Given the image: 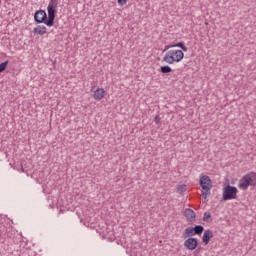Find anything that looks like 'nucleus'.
Returning a JSON list of instances; mask_svg holds the SVG:
<instances>
[{
  "label": "nucleus",
  "mask_w": 256,
  "mask_h": 256,
  "mask_svg": "<svg viewBox=\"0 0 256 256\" xmlns=\"http://www.w3.org/2000/svg\"><path fill=\"white\" fill-rule=\"evenodd\" d=\"M184 57L185 53H183V50H169L165 54L163 61L165 63H168V65H173L174 63H179L183 61Z\"/></svg>",
  "instance_id": "1"
},
{
  "label": "nucleus",
  "mask_w": 256,
  "mask_h": 256,
  "mask_svg": "<svg viewBox=\"0 0 256 256\" xmlns=\"http://www.w3.org/2000/svg\"><path fill=\"white\" fill-rule=\"evenodd\" d=\"M239 189L242 191H247L249 187H256V172H250L242 177L239 180L238 184Z\"/></svg>",
  "instance_id": "2"
},
{
  "label": "nucleus",
  "mask_w": 256,
  "mask_h": 256,
  "mask_svg": "<svg viewBox=\"0 0 256 256\" xmlns=\"http://www.w3.org/2000/svg\"><path fill=\"white\" fill-rule=\"evenodd\" d=\"M237 193H239L237 187L231 186V184L224 186L222 192V201H231L233 199H237Z\"/></svg>",
  "instance_id": "3"
},
{
  "label": "nucleus",
  "mask_w": 256,
  "mask_h": 256,
  "mask_svg": "<svg viewBox=\"0 0 256 256\" xmlns=\"http://www.w3.org/2000/svg\"><path fill=\"white\" fill-rule=\"evenodd\" d=\"M48 21H46L47 27H53L55 25V17H57V6H51L48 4Z\"/></svg>",
  "instance_id": "4"
},
{
  "label": "nucleus",
  "mask_w": 256,
  "mask_h": 256,
  "mask_svg": "<svg viewBox=\"0 0 256 256\" xmlns=\"http://www.w3.org/2000/svg\"><path fill=\"white\" fill-rule=\"evenodd\" d=\"M35 23H45L47 25L48 17L47 12L45 10H37L34 14Z\"/></svg>",
  "instance_id": "5"
},
{
  "label": "nucleus",
  "mask_w": 256,
  "mask_h": 256,
  "mask_svg": "<svg viewBox=\"0 0 256 256\" xmlns=\"http://www.w3.org/2000/svg\"><path fill=\"white\" fill-rule=\"evenodd\" d=\"M199 245L197 238L189 237L184 241V247L188 251H195Z\"/></svg>",
  "instance_id": "6"
},
{
  "label": "nucleus",
  "mask_w": 256,
  "mask_h": 256,
  "mask_svg": "<svg viewBox=\"0 0 256 256\" xmlns=\"http://www.w3.org/2000/svg\"><path fill=\"white\" fill-rule=\"evenodd\" d=\"M200 187L202 189H213V182L211 181V177L204 175L200 178Z\"/></svg>",
  "instance_id": "7"
},
{
  "label": "nucleus",
  "mask_w": 256,
  "mask_h": 256,
  "mask_svg": "<svg viewBox=\"0 0 256 256\" xmlns=\"http://www.w3.org/2000/svg\"><path fill=\"white\" fill-rule=\"evenodd\" d=\"M184 216L186 217L189 223H195L197 215L195 214V211H193V209L186 208L184 211Z\"/></svg>",
  "instance_id": "8"
},
{
  "label": "nucleus",
  "mask_w": 256,
  "mask_h": 256,
  "mask_svg": "<svg viewBox=\"0 0 256 256\" xmlns=\"http://www.w3.org/2000/svg\"><path fill=\"white\" fill-rule=\"evenodd\" d=\"M211 239H213V230H205L202 237V242L204 243V245H209V241H211Z\"/></svg>",
  "instance_id": "9"
},
{
  "label": "nucleus",
  "mask_w": 256,
  "mask_h": 256,
  "mask_svg": "<svg viewBox=\"0 0 256 256\" xmlns=\"http://www.w3.org/2000/svg\"><path fill=\"white\" fill-rule=\"evenodd\" d=\"M103 97H105V89H103V88L96 89L93 94V98L96 101H101V99H103Z\"/></svg>",
  "instance_id": "10"
},
{
  "label": "nucleus",
  "mask_w": 256,
  "mask_h": 256,
  "mask_svg": "<svg viewBox=\"0 0 256 256\" xmlns=\"http://www.w3.org/2000/svg\"><path fill=\"white\" fill-rule=\"evenodd\" d=\"M34 35H45L47 33V27L45 25H38L33 30Z\"/></svg>",
  "instance_id": "11"
},
{
  "label": "nucleus",
  "mask_w": 256,
  "mask_h": 256,
  "mask_svg": "<svg viewBox=\"0 0 256 256\" xmlns=\"http://www.w3.org/2000/svg\"><path fill=\"white\" fill-rule=\"evenodd\" d=\"M193 229V235H202L203 231H205V227H203L202 225H195Z\"/></svg>",
  "instance_id": "12"
},
{
  "label": "nucleus",
  "mask_w": 256,
  "mask_h": 256,
  "mask_svg": "<svg viewBox=\"0 0 256 256\" xmlns=\"http://www.w3.org/2000/svg\"><path fill=\"white\" fill-rule=\"evenodd\" d=\"M193 233H195L193 227L186 228L183 234L184 239H187V237L193 236Z\"/></svg>",
  "instance_id": "13"
},
{
  "label": "nucleus",
  "mask_w": 256,
  "mask_h": 256,
  "mask_svg": "<svg viewBox=\"0 0 256 256\" xmlns=\"http://www.w3.org/2000/svg\"><path fill=\"white\" fill-rule=\"evenodd\" d=\"M160 72H162L164 75H167V73H172L173 69H171L170 66H161L160 67Z\"/></svg>",
  "instance_id": "14"
},
{
  "label": "nucleus",
  "mask_w": 256,
  "mask_h": 256,
  "mask_svg": "<svg viewBox=\"0 0 256 256\" xmlns=\"http://www.w3.org/2000/svg\"><path fill=\"white\" fill-rule=\"evenodd\" d=\"M173 47H179L180 49H182V51L187 52L188 48L187 46H185V42H178L176 44H173Z\"/></svg>",
  "instance_id": "15"
},
{
  "label": "nucleus",
  "mask_w": 256,
  "mask_h": 256,
  "mask_svg": "<svg viewBox=\"0 0 256 256\" xmlns=\"http://www.w3.org/2000/svg\"><path fill=\"white\" fill-rule=\"evenodd\" d=\"M202 196L204 199H207V197H211V188L207 189H202Z\"/></svg>",
  "instance_id": "16"
},
{
  "label": "nucleus",
  "mask_w": 256,
  "mask_h": 256,
  "mask_svg": "<svg viewBox=\"0 0 256 256\" xmlns=\"http://www.w3.org/2000/svg\"><path fill=\"white\" fill-rule=\"evenodd\" d=\"M203 221H205V223H211V212L204 213Z\"/></svg>",
  "instance_id": "17"
},
{
  "label": "nucleus",
  "mask_w": 256,
  "mask_h": 256,
  "mask_svg": "<svg viewBox=\"0 0 256 256\" xmlns=\"http://www.w3.org/2000/svg\"><path fill=\"white\" fill-rule=\"evenodd\" d=\"M7 65H9V61H5L0 64V73H3V71L7 69Z\"/></svg>",
  "instance_id": "18"
},
{
  "label": "nucleus",
  "mask_w": 256,
  "mask_h": 256,
  "mask_svg": "<svg viewBox=\"0 0 256 256\" xmlns=\"http://www.w3.org/2000/svg\"><path fill=\"white\" fill-rule=\"evenodd\" d=\"M186 187H187L186 185H179L177 187V193H185Z\"/></svg>",
  "instance_id": "19"
},
{
  "label": "nucleus",
  "mask_w": 256,
  "mask_h": 256,
  "mask_svg": "<svg viewBox=\"0 0 256 256\" xmlns=\"http://www.w3.org/2000/svg\"><path fill=\"white\" fill-rule=\"evenodd\" d=\"M48 5H51V6H54V7H58L59 0H50Z\"/></svg>",
  "instance_id": "20"
},
{
  "label": "nucleus",
  "mask_w": 256,
  "mask_h": 256,
  "mask_svg": "<svg viewBox=\"0 0 256 256\" xmlns=\"http://www.w3.org/2000/svg\"><path fill=\"white\" fill-rule=\"evenodd\" d=\"M154 122L156 123V125H159L161 123V117H159V115H156L154 118Z\"/></svg>",
  "instance_id": "21"
},
{
  "label": "nucleus",
  "mask_w": 256,
  "mask_h": 256,
  "mask_svg": "<svg viewBox=\"0 0 256 256\" xmlns=\"http://www.w3.org/2000/svg\"><path fill=\"white\" fill-rule=\"evenodd\" d=\"M173 47H175V46H173V44L172 45H166L164 50H163V53H165V51H169V49H171Z\"/></svg>",
  "instance_id": "22"
},
{
  "label": "nucleus",
  "mask_w": 256,
  "mask_h": 256,
  "mask_svg": "<svg viewBox=\"0 0 256 256\" xmlns=\"http://www.w3.org/2000/svg\"><path fill=\"white\" fill-rule=\"evenodd\" d=\"M118 5H126L127 4V0H117Z\"/></svg>",
  "instance_id": "23"
}]
</instances>
